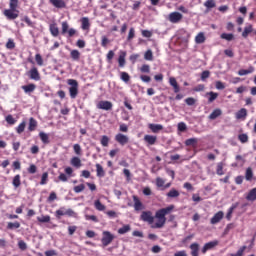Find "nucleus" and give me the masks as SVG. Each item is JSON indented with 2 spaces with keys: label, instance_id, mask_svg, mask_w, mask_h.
<instances>
[{
  "label": "nucleus",
  "instance_id": "nucleus-1",
  "mask_svg": "<svg viewBox=\"0 0 256 256\" xmlns=\"http://www.w3.org/2000/svg\"><path fill=\"white\" fill-rule=\"evenodd\" d=\"M173 209H175V206L170 205L166 208L158 210L155 214V219H157V222L152 224V229H163V227H165V223H167V218L165 216L169 215Z\"/></svg>",
  "mask_w": 256,
  "mask_h": 256
},
{
  "label": "nucleus",
  "instance_id": "nucleus-2",
  "mask_svg": "<svg viewBox=\"0 0 256 256\" xmlns=\"http://www.w3.org/2000/svg\"><path fill=\"white\" fill-rule=\"evenodd\" d=\"M68 85L71 87L69 88V94L71 99H75L77 95H79V83L75 79H69Z\"/></svg>",
  "mask_w": 256,
  "mask_h": 256
},
{
  "label": "nucleus",
  "instance_id": "nucleus-3",
  "mask_svg": "<svg viewBox=\"0 0 256 256\" xmlns=\"http://www.w3.org/2000/svg\"><path fill=\"white\" fill-rule=\"evenodd\" d=\"M140 219L145 223H149V225H153L155 221V217H153V213L151 211H143Z\"/></svg>",
  "mask_w": 256,
  "mask_h": 256
},
{
  "label": "nucleus",
  "instance_id": "nucleus-4",
  "mask_svg": "<svg viewBox=\"0 0 256 256\" xmlns=\"http://www.w3.org/2000/svg\"><path fill=\"white\" fill-rule=\"evenodd\" d=\"M102 235V244L104 245V247H107V245H111L113 239H115V235L111 234V232L109 231H104Z\"/></svg>",
  "mask_w": 256,
  "mask_h": 256
},
{
  "label": "nucleus",
  "instance_id": "nucleus-5",
  "mask_svg": "<svg viewBox=\"0 0 256 256\" xmlns=\"http://www.w3.org/2000/svg\"><path fill=\"white\" fill-rule=\"evenodd\" d=\"M115 141H117V143H119V145H127V143H129V136L125 135V134H121L118 133L115 136Z\"/></svg>",
  "mask_w": 256,
  "mask_h": 256
},
{
  "label": "nucleus",
  "instance_id": "nucleus-6",
  "mask_svg": "<svg viewBox=\"0 0 256 256\" xmlns=\"http://www.w3.org/2000/svg\"><path fill=\"white\" fill-rule=\"evenodd\" d=\"M168 19L170 23H179L183 19V14L179 12H172L169 14Z\"/></svg>",
  "mask_w": 256,
  "mask_h": 256
},
{
  "label": "nucleus",
  "instance_id": "nucleus-7",
  "mask_svg": "<svg viewBox=\"0 0 256 256\" xmlns=\"http://www.w3.org/2000/svg\"><path fill=\"white\" fill-rule=\"evenodd\" d=\"M98 109H103L104 111H111L113 109V103L110 101H100L97 105Z\"/></svg>",
  "mask_w": 256,
  "mask_h": 256
},
{
  "label": "nucleus",
  "instance_id": "nucleus-8",
  "mask_svg": "<svg viewBox=\"0 0 256 256\" xmlns=\"http://www.w3.org/2000/svg\"><path fill=\"white\" fill-rule=\"evenodd\" d=\"M4 15L10 20L17 19V17H19V11L10 8L4 11Z\"/></svg>",
  "mask_w": 256,
  "mask_h": 256
},
{
  "label": "nucleus",
  "instance_id": "nucleus-9",
  "mask_svg": "<svg viewBox=\"0 0 256 256\" xmlns=\"http://www.w3.org/2000/svg\"><path fill=\"white\" fill-rule=\"evenodd\" d=\"M133 202L135 211H143V209H145V205L139 200V197L133 196Z\"/></svg>",
  "mask_w": 256,
  "mask_h": 256
},
{
  "label": "nucleus",
  "instance_id": "nucleus-10",
  "mask_svg": "<svg viewBox=\"0 0 256 256\" xmlns=\"http://www.w3.org/2000/svg\"><path fill=\"white\" fill-rule=\"evenodd\" d=\"M224 215L223 211L217 212L210 220L211 225H217L223 219Z\"/></svg>",
  "mask_w": 256,
  "mask_h": 256
},
{
  "label": "nucleus",
  "instance_id": "nucleus-11",
  "mask_svg": "<svg viewBox=\"0 0 256 256\" xmlns=\"http://www.w3.org/2000/svg\"><path fill=\"white\" fill-rule=\"evenodd\" d=\"M217 245H219V241H211L206 243L202 248V253H207L209 250L213 249L214 247H217Z\"/></svg>",
  "mask_w": 256,
  "mask_h": 256
},
{
  "label": "nucleus",
  "instance_id": "nucleus-12",
  "mask_svg": "<svg viewBox=\"0 0 256 256\" xmlns=\"http://www.w3.org/2000/svg\"><path fill=\"white\" fill-rule=\"evenodd\" d=\"M30 79H33L34 81H39L41 79V75L39 74V70L37 68L33 67L29 71Z\"/></svg>",
  "mask_w": 256,
  "mask_h": 256
},
{
  "label": "nucleus",
  "instance_id": "nucleus-13",
  "mask_svg": "<svg viewBox=\"0 0 256 256\" xmlns=\"http://www.w3.org/2000/svg\"><path fill=\"white\" fill-rule=\"evenodd\" d=\"M49 31L52 37H59V27L56 23H52L49 25Z\"/></svg>",
  "mask_w": 256,
  "mask_h": 256
},
{
  "label": "nucleus",
  "instance_id": "nucleus-14",
  "mask_svg": "<svg viewBox=\"0 0 256 256\" xmlns=\"http://www.w3.org/2000/svg\"><path fill=\"white\" fill-rule=\"evenodd\" d=\"M169 84L171 85V87H173L174 93H179V91H181V88L179 87V84L177 83V79H175V77L169 78Z\"/></svg>",
  "mask_w": 256,
  "mask_h": 256
},
{
  "label": "nucleus",
  "instance_id": "nucleus-15",
  "mask_svg": "<svg viewBox=\"0 0 256 256\" xmlns=\"http://www.w3.org/2000/svg\"><path fill=\"white\" fill-rule=\"evenodd\" d=\"M148 128L152 131V133H159V131H163V125L161 124H149Z\"/></svg>",
  "mask_w": 256,
  "mask_h": 256
},
{
  "label": "nucleus",
  "instance_id": "nucleus-16",
  "mask_svg": "<svg viewBox=\"0 0 256 256\" xmlns=\"http://www.w3.org/2000/svg\"><path fill=\"white\" fill-rule=\"evenodd\" d=\"M144 141L148 143V145H155V143H157V136L145 135Z\"/></svg>",
  "mask_w": 256,
  "mask_h": 256
},
{
  "label": "nucleus",
  "instance_id": "nucleus-17",
  "mask_svg": "<svg viewBox=\"0 0 256 256\" xmlns=\"http://www.w3.org/2000/svg\"><path fill=\"white\" fill-rule=\"evenodd\" d=\"M49 1L57 9L65 8V1H63V0H49Z\"/></svg>",
  "mask_w": 256,
  "mask_h": 256
},
{
  "label": "nucleus",
  "instance_id": "nucleus-18",
  "mask_svg": "<svg viewBox=\"0 0 256 256\" xmlns=\"http://www.w3.org/2000/svg\"><path fill=\"white\" fill-rule=\"evenodd\" d=\"M205 41H206L205 33L200 32V33H198V34L196 35V37H195V43H197V45H201V44H203Z\"/></svg>",
  "mask_w": 256,
  "mask_h": 256
},
{
  "label": "nucleus",
  "instance_id": "nucleus-19",
  "mask_svg": "<svg viewBox=\"0 0 256 256\" xmlns=\"http://www.w3.org/2000/svg\"><path fill=\"white\" fill-rule=\"evenodd\" d=\"M81 23H82V29L83 31H88V29L91 27V23H89V18L87 17H83L81 19Z\"/></svg>",
  "mask_w": 256,
  "mask_h": 256
},
{
  "label": "nucleus",
  "instance_id": "nucleus-20",
  "mask_svg": "<svg viewBox=\"0 0 256 256\" xmlns=\"http://www.w3.org/2000/svg\"><path fill=\"white\" fill-rule=\"evenodd\" d=\"M221 115H223V111H221V109L217 108V109H215V110L209 115V119L215 120V119H217V117H221Z\"/></svg>",
  "mask_w": 256,
  "mask_h": 256
},
{
  "label": "nucleus",
  "instance_id": "nucleus-21",
  "mask_svg": "<svg viewBox=\"0 0 256 256\" xmlns=\"http://www.w3.org/2000/svg\"><path fill=\"white\" fill-rule=\"evenodd\" d=\"M191 255L192 256H199V244L193 243L190 245Z\"/></svg>",
  "mask_w": 256,
  "mask_h": 256
},
{
  "label": "nucleus",
  "instance_id": "nucleus-22",
  "mask_svg": "<svg viewBox=\"0 0 256 256\" xmlns=\"http://www.w3.org/2000/svg\"><path fill=\"white\" fill-rule=\"evenodd\" d=\"M197 143H199V139L190 138L185 141V146L186 147H195V145H197Z\"/></svg>",
  "mask_w": 256,
  "mask_h": 256
},
{
  "label": "nucleus",
  "instance_id": "nucleus-23",
  "mask_svg": "<svg viewBox=\"0 0 256 256\" xmlns=\"http://www.w3.org/2000/svg\"><path fill=\"white\" fill-rule=\"evenodd\" d=\"M255 71V68H253V66H250L249 69L245 70V69H241L238 71V75H240V77H243L244 75H249L251 73H253Z\"/></svg>",
  "mask_w": 256,
  "mask_h": 256
},
{
  "label": "nucleus",
  "instance_id": "nucleus-24",
  "mask_svg": "<svg viewBox=\"0 0 256 256\" xmlns=\"http://www.w3.org/2000/svg\"><path fill=\"white\" fill-rule=\"evenodd\" d=\"M247 117V109L241 108L237 113H236V119H246Z\"/></svg>",
  "mask_w": 256,
  "mask_h": 256
},
{
  "label": "nucleus",
  "instance_id": "nucleus-25",
  "mask_svg": "<svg viewBox=\"0 0 256 256\" xmlns=\"http://www.w3.org/2000/svg\"><path fill=\"white\" fill-rule=\"evenodd\" d=\"M36 88L37 86L35 84H28L22 86L23 91H25L26 93H33V91H35Z\"/></svg>",
  "mask_w": 256,
  "mask_h": 256
},
{
  "label": "nucleus",
  "instance_id": "nucleus-26",
  "mask_svg": "<svg viewBox=\"0 0 256 256\" xmlns=\"http://www.w3.org/2000/svg\"><path fill=\"white\" fill-rule=\"evenodd\" d=\"M249 33H253L252 25H248L244 28V31L242 32V37H244V39H247V37H249Z\"/></svg>",
  "mask_w": 256,
  "mask_h": 256
},
{
  "label": "nucleus",
  "instance_id": "nucleus-27",
  "mask_svg": "<svg viewBox=\"0 0 256 256\" xmlns=\"http://www.w3.org/2000/svg\"><path fill=\"white\" fill-rule=\"evenodd\" d=\"M247 201H256V188H253L249 191L248 195L246 196Z\"/></svg>",
  "mask_w": 256,
  "mask_h": 256
},
{
  "label": "nucleus",
  "instance_id": "nucleus-28",
  "mask_svg": "<svg viewBox=\"0 0 256 256\" xmlns=\"http://www.w3.org/2000/svg\"><path fill=\"white\" fill-rule=\"evenodd\" d=\"M37 129V120L34 118L29 119L28 131H35Z\"/></svg>",
  "mask_w": 256,
  "mask_h": 256
},
{
  "label": "nucleus",
  "instance_id": "nucleus-29",
  "mask_svg": "<svg viewBox=\"0 0 256 256\" xmlns=\"http://www.w3.org/2000/svg\"><path fill=\"white\" fill-rule=\"evenodd\" d=\"M39 137H40L42 143H44V145H48V143H49V134H47L45 132H40Z\"/></svg>",
  "mask_w": 256,
  "mask_h": 256
},
{
  "label": "nucleus",
  "instance_id": "nucleus-30",
  "mask_svg": "<svg viewBox=\"0 0 256 256\" xmlns=\"http://www.w3.org/2000/svg\"><path fill=\"white\" fill-rule=\"evenodd\" d=\"M126 55H127L126 52H121V54L119 55V58H118L119 67H125Z\"/></svg>",
  "mask_w": 256,
  "mask_h": 256
},
{
  "label": "nucleus",
  "instance_id": "nucleus-31",
  "mask_svg": "<svg viewBox=\"0 0 256 256\" xmlns=\"http://www.w3.org/2000/svg\"><path fill=\"white\" fill-rule=\"evenodd\" d=\"M96 173L97 177H105V170H103V166H101V164H96Z\"/></svg>",
  "mask_w": 256,
  "mask_h": 256
},
{
  "label": "nucleus",
  "instance_id": "nucleus-32",
  "mask_svg": "<svg viewBox=\"0 0 256 256\" xmlns=\"http://www.w3.org/2000/svg\"><path fill=\"white\" fill-rule=\"evenodd\" d=\"M70 163L73 167H77L78 169L81 167V159L79 157H73Z\"/></svg>",
  "mask_w": 256,
  "mask_h": 256
},
{
  "label": "nucleus",
  "instance_id": "nucleus-33",
  "mask_svg": "<svg viewBox=\"0 0 256 256\" xmlns=\"http://www.w3.org/2000/svg\"><path fill=\"white\" fill-rule=\"evenodd\" d=\"M167 197H169L170 199H175L176 197H179V192L177 191V189L172 188V189L167 193Z\"/></svg>",
  "mask_w": 256,
  "mask_h": 256
},
{
  "label": "nucleus",
  "instance_id": "nucleus-34",
  "mask_svg": "<svg viewBox=\"0 0 256 256\" xmlns=\"http://www.w3.org/2000/svg\"><path fill=\"white\" fill-rule=\"evenodd\" d=\"M70 57L73 59V61H79V58L81 57V53L78 50H72L70 52Z\"/></svg>",
  "mask_w": 256,
  "mask_h": 256
},
{
  "label": "nucleus",
  "instance_id": "nucleus-35",
  "mask_svg": "<svg viewBox=\"0 0 256 256\" xmlns=\"http://www.w3.org/2000/svg\"><path fill=\"white\" fill-rule=\"evenodd\" d=\"M12 185L17 189V187L21 186V175L17 174L12 181Z\"/></svg>",
  "mask_w": 256,
  "mask_h": 256
},
{
  "label": "nucleus",
  "instance_id": "nucleus-36",
  "mask_svg": "<svg viewBox=\"0 0 256 256\" xmlns=\"http://www.w3.org/2000/svg\"><path fill=\"white\" fill-rule=\"evenodd\" d=\"M245 179L246 181H253V169L250 167L246 169Z\"/></svg>",
  "mask_w": 256,
  "mask_h": 256
},
{
  "label": "nucleus",
  "instance_id": "nucleus-37",
  "mask_svg": "<svg viewBox=\"0 0 256 256\" xmlns=\"http://www.w3.org/2000/svg\"><path fill=\"white\" fill-rule=\"evenodd\" d=\"M94 207L97 209V211H105L106 209L105 205H103L100 200H96L94 202Z\"/></svg>",
  "mask_w": 256,
  "mask_h": 256
},
{
  "label": "nucleus",
  "instance_id": "nucleus-38",
  "mask_svg": "<svg viewBox=\"0 0 256 256\" xmlns=\"http://www.w3.org/2000/svg\"><path fill=\"white\" fill-rule=\"evenodd\" d=\"M62 29H61V34L66 35L69 31V23L67 21H64L61 23Z\"/></svg>",
  "mask_w": 256,
  "mask_h": 256
},
{
  "label": "nucleus",
  "instance_id": "nucleus-39",
  "mask_svg": "<svg viewBox=\"0 0 256 256\" xmlns=\"http://www.w3.org/2000/svg\"><path fill=\"white\" fill-rule=\"evenodd\" d=\"M221 39H224L225 41H233V39H235V35L233 34H227V33H222L220 35Z\"/></svg>",
  "mask_w": 256,
  "mask_h": 256
},
{
  "label": "nucleus",
  "instance_id": "nucleus-40",
  "mask_svg": "<svg viewBox=\"0 0 256 256\" xmlns=\"http://www.w3.org/2000/svg\"><path fill=\"white\" fill-rule=\"evenodd\" d=\"M37 221H39V223H49V221H51V216H39L37 217Z\"/></svg>",
  "mask_w": 256,
  "mask_h": 256
},
{
  "label": "nucleus",
  "instance_id": "nucleus-41",
  "mask_svg": "<svg viewBox=\"0 0 256 256\" xmlns=\"http://www.w3.org/2000/svg\"><path fill=\"white\" fill-rule=\"evenodd\" d=\"M128 231H131V226H129V225H125L122 228L118 229V233L120 235H125V233H128Z\"/></svg>",
  "mask_w": 256,
  "mask_h": 256
},
{
  "label": "nucleus",
  "instance_id": "nucleus-42",
  "mask_svg": "<svg viewBox=\"0 0 256 256\" xmlns=\"http://www.w3.org/2000/svg\"><path fill=\"white\" fill-rule=\"evenodd\" d=\"M204 7H206L207 9H213L216 7V4H215V0H207L205 3H204Z\"/></svg>",
  "mask_w": 256,
  "mask_h": 256
},
{
  "label": "nucleus",
  "instance_id": "nucleus-43",
  "mask_svg": "<svg viewBox=\"0 0 256 256\" xmlns=\"http://www.w3.org/2000/svg\"><path fill=\"white\" fill-rule=\"evenodd\" d=\"M21 224L19 222H9L7 225V229H19Z\"/></svg>",
  "mask_w": 256,
  "mask_h": 256
},
{
  "label": "nucleus",
  "instance_id": "nucleus-44",
  "mask_svg": "<svg viewBox=\"0 0 256 256\" xmlns=\"http://www.w3.org/2000/svg\"><path fill=\"white\" fill-rule=\"evenodd\" d=\"M100 143L102 147H109V137L106 135L102 136Z\"/></svg>",
  "mask_w": 256,
  "mask_h": 256
},
{
  "label": "nucleus",
  "instance_id": "nucleus-45",
  "mask_svg": "<svg viewBox=\"0 0 256 256\" xmlns=\"http://www.w3.org/2000/svg\"><path fill=\"white\" fill-rule=\"evenodd\" d=\"M144 59L146 61H153V51L151 50L146 51L144 54Z\"/></svg>",
  "mask_w": 256,
  "mask_h": 256
},
{
  "label": "nucleus",
  "instance_id": "nucleus-46",
  "mask_svg": "<svg viewBox=\"0 0 256 256\" xmlns=\"http://www.w3.org/2000/svg\"><path fill=\"white\" fill-rule=\"evenodd\" d=\"M207 95L210 96L209 98V103H213V101H215V99H217L219 97V94L218 93H215V92H208Z\"/></svg>",
  "mask_w": 256,
  "mask_h": 256
},
{
  "label": "nucleus",
  "instance_id": "nucleus-47",
  "mask_svg": "<svg viewBox=\"0 0 256 256\" xmlns=\"http://www.w3.org/2000/svg\"><path fill=\"white\" fill-rule=\"evenodd\" d=\"M65 212H66V209H65L64 207L58 209V210L56 211V217H57V219H61V217H63V215H66Z\"/></svg>",
  "mask_w": 256,
  "mask_h": 256
},
{
  "label": "nucleus",
  "instance_id": "nucleus-48",
  "mask_svg": "<svg viewBox=\"0 0 256 256\" xmlns=\"http://www.w3.org/2000/svg\"><path fill=\"white\" fill-rule=\"evenodd\" d=\"M120 78L124 81V83H129L131 76L127 72H121Z\"/></svg>",
  "mask_w": 256,
  "mask_h": 256
},
{
  "label": "nucleus",
  "instance_id": "nucleus-49",
  "mask_svg": "<svg viewBox=\"0 0 256 256\" xmlns=\"http://www.w3.org/2000/svg\"><path fill=\"white\" fill-rule=\"evenodd\" d=\"M238 139L242 143H248L249 136L247 134H240V135H238Z\"/></svg>",
  "mask_w": 256,
  "mask_h": 256
},
{
  "label": "nucleus",
  "instance_id": "nucleus-50",
  "mask_svg": "<svg viewBox=\"0 0 256 256\" xmlns=\"http://www.w3.org/2000/svg\"><path fill=\"white\" fill-rule=\"evenodd\" d=\"M35 61L37 65H39V67H43V57L41 56V54L35 55Z\"/></svg>",
  "mask_w": 256,
  "mask_h": 256
},
{
  "label": "nucleus",
  "instance_id": "nucleus-51",
  "mask_svg": "<svg viewBox=\"0 0 256 256\" xmlns=\"http://www.w3.org/2000/svg\"><path fill=\"white\" fill-rule=\"evenodd\" d=\"M18 5H19V0H10V9H12V11H16Z\"/></svg>",
  "mask_w": 256,
  "mask_h": 256
},
{
  "label": "nucleus",
  "instance_id": "nucleus-52",
  "mask_svg": "<svg viewBox=\"0 0 256 256\" xmlns=\"http://www.w3.org/2000/svg\"><path fill=\"white\" fill-rule=\"evenodd\" d=\"M156 186L157 187H163L165 186V179L161 178V177H157L156 178Z\"/></svg>",
  "mask_w": 256,
  "mask_h": 256
},
{
  "label": "nucleus",
  "instance_id": "nucleus-53",
  "mask_svg": "<svg viewBox=\"0 0 256 256\" xmlns=\"http://www.w3.org/2000/svg\"><path fill=\"white\" fill-rule=\"evenodd\" d=\"M216 173L217 175H224V172H223V162H220L217 164V169H216Z\"/></svg>",
  "mask_w": 256,
  "mask_h": 256
},
{
  "label": "nucleus",
  "instance_id": "nucleus-54",
  "mask_svg": "<svg viewBox=\"0 0 256 256\" xmlns=\"http://www.w3.org/2000/svg\"><path fill=\"white\" fill-rule=\"evenodd\" d=\"M26 123L22 122L17 128L16 131L19 135H21V133H23V131H25V127H26Z\"/></svg>",
  "mask_w": 256,
  "mask_h": 256
},
{
  "label": "nucleus",
  "instance_id": "nucleus-55",
  "mask_svg": "<svg viewBox=\"0 0 256 256\" xmlns=\"http://www.w3.org/2000/svg\"><path fill=\"white\" fill-rule=\"evenodd\" d=\"M83 191H85V185L84 184H80V185L74 187V192L75 193H81Z\"/></svg>",
  "mask_w": 256,
  "mask_h": 256
},
{
  "label": "nucleus",
  "instance_id": "nucleus-56",
  "mask_svg": "<svg viewBox=\"0 0 256 256\" xmlns=\"http://www.w3.org/2000/svg\"><path fill=\"white\" fill-rule=\"evenodd\" d=\"M134 38H135V28H130L127 41H131V39H134Z\"/></svg>",
  "mask_w": 256,
  "mask_h": 256
},
{
  "label": "nucleus",
  "instance_id": "nucleus-57",
  "mask_svg": "<svg viewBox=\"0 0 256 256\" xmlns=\"http://www.w3.org/2000/svg\"><path fill=\"white\" fill-rule=\"evenodd\" d=\"M140 71H141L142 73H150L151 67H150L149 65H147V64H144V65H142V67L140 68Z\"/></svg>",
  "mask_w": 256,
  "mask_h": 256
},
{
  "label": "nucleus",
  "instance_id": "nucleus-58",
  "mask_svg": "<svg viewBox=\"0 0 256 256\" xmlns=\"http://www.w3.org/2000/svg\"><path fill=\"white\" fill-rule=\"evenodd\" d=\"M210 75H211V72H209V70L203 71L201 74L202 81H205V79H209Z\"/></svg>",
  "mask_w": 256,
  "mask_h": 256
},
{
  "label": "nucleus",
  "instance_id": "nucleus-59",
  "mask_svg": "<svg viewBox=\"0 0 256 256\" xmlns=\"http://www.w3.org/2000/svg\"><path fill=\"white\" fill-rule=\"evenodd\" d=\"M6 122H7L9 125H15L16 120H15V118H13L12 115H8V116L6 117Z\"/></svg>",
  "mask_w": 256,
  "mask_h": 256
},
{
  "label": "nucleus",
  "instance_id": "nucleus-60",
  "mask_svg": "<svg viewBox=\"0 0 256 256\" xmlns=\"http://www.w3.org/2000/svg\"><path fill=\"white\" fill-rule=\"evenodd\" d=\"M18 247L19 249H21V251H25L27 249V243H25V241L20 240L18 242Z\"/></svg>",
  "mask_w": 256,
  "mask_h": 256
},
{
  "label": "nucleus",
  "instance_id": "nucleus-61",
  "mask_svg": "<svg viewBox=\"0 0 256 256\" xmlns=\"http://www.w3.org/2000/svg\"><path fill=\"white\" fill-rule=\"evenodd\" d=\"M245 249H247V246H242L236 254H232V256H242L243 253H245Z\"/></svg>",
  "mask_w": 256,
  "mask_h": 256
},
{
  "label": "nucleus",
  "instance_id": "nucleus-62",
  "mask_svg": "<svg viewBox=\"0 0 256 256\" xmlns=\"http://www.w3.org/2000/svg\"><path fill=\"white\" fill-rule=\"evenodd\" d=\"M6 48L7 49H15V42L11 39L8 40V42L6 43Z\"/></svg>",
  "mask_w": 256,
  "mask_h": 256
},
{
  "label": "nucleus",
  "instance_id": "nucleus-63",
  "mask_svg": "<svg viewBox=\"0 0 256 256\" xmlns=\"http://www.w3.org/2000/svg\"><path fill=\"white\" fill-rule=\"evenodd\" d=\"M73 149L76 155H81V145L74 144Z\"/></svg>",
  "mask_w": 256,
  "mask_h": 256
},
{
  "label": "nucleus",
  "instance_id": "nucleus-64",
  "mask_svg": "<svg viewBox=\"0 0 256 256\" xmlns=\"http://www.w3.org/2000/svg\"><path fill=\"white\" fill-rule=\"evenodd\" d=\"M183 187L187 189V191H195V188H193V185L189 182L184 183Z\"/></svg>",
  "mask_w": 256,
  "mask_h": 256
}]
</instances>
